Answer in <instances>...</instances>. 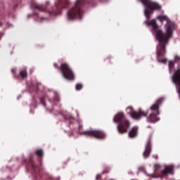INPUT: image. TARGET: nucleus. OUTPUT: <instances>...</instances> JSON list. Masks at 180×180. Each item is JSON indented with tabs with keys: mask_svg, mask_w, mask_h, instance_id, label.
<instances>
[{
	"mask_svg": "<svg viewBox=\"0 0 180 180\" xmlns=\"http://www.w3.org/2000/svg\"><path fill=\"white\" fill-rule=\"evenodd\" d=\"M83 88L82 84H76V90L81 91V89Z\"/></svg>",
	"mask_w": 180,
	"mask_h": 180,
	"instance_id": "17",
	"label": "nucleus"
},
{
	"mask_svg": "<svg viewBox=\"0 0 180 180\" xmlns=\"http://www.w3.org/2000/svg\"><path fill=\"white\" fill-rule=\"evenodd\" d=\"M24 162L26 163L28 171H30L32 175L37 178V175H39V166L36 165L33 161V154L30 155L28 160H24Z\"/></svg>",
	"mask_w": 180,
	"mask_h": 180,
	"instance_id": "7",
	"label": "nucleus"
},
{
	"mask_svg": "<svg viewBox=\"0 0 180 180\" xmlns=\"http://www.w3.org/2000/svg\"><path fill=\"white\" fill-rule=\"evenodd\" d=\"M127 112L128 115H130L132 119H134V120H140V119L146 117V116L148 115V111H144L142 109H139V112H136L131 106L127 108Z\"/></svg>",
	"mask_w": 180,
	"mask_h": 180,
	"instance_id": "8",
	"label": "nucleus"
},
{
	"mask_svg": "<svg viewBox=\"0 0 180 180\" xmlns=\"http://www.w3.org/2000/svg\"><path fill=\"white\" fill-rule=\"evenodd\" d=\"M162 102H164V98H160L157 100L155 104L151 105L150 109L152 110V112L147 117V122H149V123H155V122L160 120L158 115H160V106L162 105Z\"/></svg>",
	"mask_w": 180,
	"mask_h": 180,
	"instance_id": "3",
	"label": "nucleus"
},
{
	"mask_svg": "<svg viewBox=\"0 0 180 180\" xmlns=\"http://www.w3.org/2000/svg\"><path fill=\"white\" fill-rule=\"evenodd\" d=\"M110 172V167H107L103 170L101 175H103V174H109Z\"/></svg>",
	"mask_w": 180,
	"mask_h": 180,
	"instance_id": "16",
	"label": "nucleus"
},
{
	"mask_svg": "<svg viewBox=\"0 0 180 180\" xmlns=\"http://www.w3.org/2000/svg\"><path fill=\"white\" fill-rule=\"evenodd\" d=\"M110 180H115V179H110Z\"/></svg>",
	"mask_w": 180,
	"mask_h": 180,
	"instance_id": "25",
	"label": "nucleus"
},
{
	"mask_svg": "<svg viewBox=\"0 0 180 180\" xmlns=\"http://www.w3.org/2000/svg\"><path fill=\"white\" fill-rule=\"evenodd\" d=\"M20 75L21 78H26V77H27V72L26 71V70H21L20 72Z\"/></svg>",
	"mask_w": 180,
	"mask_h": 180,
	"instance_id": "15",
	"label": "nucleus"
},
{
	"mask_svg": "<svg viewBox=\"0 0 180 180\" xmlns=\"http://www.w3.org/2000/svg\"><path fill=\"white\" fill-rule=\"evenodd\" d=\"M11 72L14 75L15 78H16V76L15 75L16 70L15 69H13V70H11Z\"/></svg>",
	"mask_w": 180,
	"mask_h": 180,
	"instance_id": "20",
	"label": "nucleus"
},
{
	"mask_svg": "<svg viewBox=\"0 0 180 180\" xmlns=\"http://www.w3.org/2000/svg\"><path fill=\"white\" fill-rule=\"evenodd\" d=\"M175 62L176 63H179L180 62V57L178 56H176L174 58Z\"/></svg>",
	"mask_w": 180,
	"mask_h": 180,
	"instance_id": "19",
	"label": "nucleus"
},
{
	"mask_svg": "<svg viewBox=\"0 0 180 180\" xmlns=\"http://www.w3.org/2000/svg\"><path fill=\"white\" fill-rule=\"evenodd\" d=\"M139 134V128L137 127H134L129 131L128 136L130 139H136Z\"/></svg>",
	"mask_w": 180,
	"mask_h": 180,
	"instance_id": "11",
	"label": "nucleus"
},
{
	"mask_svg": "<svg viewBox=\"0 0 180 180\" xmlns=\"http://www.w3.org/2000/svg\"><path fill=\"white\" fill-rule=\"evenodd\" d=\"M114 123H119L117 126L118 132L120 134L127 133V129L130 127V122L126 120L123 112H118L113 119Z\"/></svg>",
	"mask_w": 180,
	"mask_h": 180,
	"instance_id": "2",
	"label": "nucleus"
},
{
	"mask_svg": "<svg viewBox=\"0 0 180 180\" xmlns=\"http://www.w3.org/2000/svg\"><path fill=\"white\" fill-rule=\"evenodd\" d=\"M175 67V63H174V61L170 60L169 62V71H174V68Z\"/></svg>",
	"mask_w": 180,
	"mask_h": 180,
	"instance_id": "14",
	"label": "nucleus"
},
{
	"mask_svg": "<svg viewBox=\"0 0 180 180\" xmlns=\"http://www.w3.org/2000/svg\"><path fill=\"white\" fill-rule=\"evenodd\" d=\"M41 103L44 106L46 107V102H44V97H42L41 99Z\"/></svg>",
	"mask_w": 180,
	"mask_h": 180,
	"instance_id": "18",
	"label": "nucleus"
},
{
	"mask_svg": "<svg viewBox=\"0 0 180 180\" xmlns=\"http://www.w3.org/2000/svg\"><path fill=\"white\" fill-rule=\"evenodd\" d=\"M82 1L81 0H77L75 6L68 11V19L70 20H74V19H82Z\"/></svg>",
	"mask_w": 180,
	"mask_h": 180,
	"instance_id": "4",
	"label": "nucleus"
},
{
	"mask_svg": "<svg viewBox=\"0 0 180 180\" xmlns=\"http://www.w3.org/2000/svg\"><path fill=\"white\" fill-rule=\"evenodd\" d=\"M101 174H98L96 176V180H100L101 179Z\"/></svg>",
	"mask_w": 180,
	"mask_h": 180,
	"instance_id": "21",
	"label": "nucleus"
},
{
	"mask_svg": "<svg viewBox=\"0 0 180 180\" xmlns=\"http://www.w3.org/2000/svg\"><path fill=\"white\" fill-rule=\"evenodd\" d=\"M83 126L81 124V122H79V133L80 136H86L87 137H94L95 139H98V140H102L105 139V133L102 131L99 130H88L81 131Z\"/></svg>",
	"mask_w": 180,
	"mask_h": 180,
	"instance_id": "6",
	"label": "nucleus"
},
{
	"mask_svg": "<svg viewBox=\"0 0 180 180\" xmlns=\"http://www.w3.org/2000/svg\"><path fill=\"white\" fill-rule=\"evenodd\" d=\"M34 15H35L36 16H37V15H39L37 13H34Z\"/></svg>",
	"mask_w": 180,
	"mask_h": 180,
	"instance_id": "22",
	"label": "nucleus"
},
{
	"mask_svg": "<svg viewBox=\"0 0 180 180\" xmlns=\"http://www.w3.org/2000/svg\"><path fill=\"white\" fill-rule=\"evenodd\" d=\"M0 26H2V23L0 22Z\"/></svg>",
	"mask_w": 180,
	"mask_h": 180,
	"instance_id": "24",
	"label": "nucleus"
},
{
	"mask_svg": "<svg viewBox=\"0 0 180 180\" xmlns=\"http://www.w3.org/2000/svg\"><path fill=\"white\" fill-rule=\"evenodd\" d=\"M150 154H151V141H148L145 150L143 153L144 158H148L150 157Z\"/></svg>",
	"mask_w": 180,
	"mask_h": 180,
	"instance_id": "10",
	"label": "nucleus"
},
{
	"mask_svg": "<svg viewBox=\"0 0 180 180\" xmlns=\"http://www.w3.org/2000/svg\"><path fill=\"white\" fill-rule=\"evenodd\" d=\"M167 44H165V48H163L162 49V51L160 53L158 52V49L160 47V41H159L158 45L157 46L156 53H157V57H158V61L159 63H162L163 64H165V63H167V59L160 60V57H164V56H165V54L167 53V49H166Z\"/></svg>",
	"mask_w": 180,
	"mask_h": 180,
	"instance_id": "9",
	"label": "nucleus"
},
{
	"mask_svg": "<svg viewBox=\"0 0 180 180\" xmlns=\"http://www.w3.org/2000/svg\"><path fill=\"white\" fill-rule=\"evenodd\" d=\"M174 172V167L172 166H166L165 169L161 172L162 176H167L168 174H172Z\"/></svg>",
	"mask_w": 180,
	"mask_h": 180,
	"instance_id": "12",
	"label": "nucleus"
},
{
	"mask_svg": "<svg viewBox=\"0 0 180 180\" xmlns=\"http://www.w3.org/2000/svg\"><path fill=\"white\" fill-rule=\"evenodd\" d=\"M155 172L157 171V165H155Z\"/></svg>",
	"mask_w": 180,
	"mask_h": 180,
	"instance_id": "23",
	"label": "nucleus"
},
{
	"mask_svg": "<svg viewBox=\"0 0 180 180\" xmlns=\"http://www.w3.org/2000/svg\"><path fill=\"white\" fill-rule=\"evenodd\" d=\"M68 5H70V1L68 0H58V2L56 3V6L49 11H47L46 6L39 4L36 2H32L31 4V8L37 9L40 12H46L50 16H57L61 15L62 9L68 8Z\"/></svg>",
	"mask_w": 180,
	"mask_h": 180,
	"instance_id": "1",
	"label": "nucleus"
},
{
	"mask_svg": "<svg viewBox=\"0 0 180 180\" xmlns=\"http://www.w3.org/2000/svg\"><path fill=\"white\" fill-rule=\"evenodd\" d=\"M53 65L55 68H58V70L61 72L63 77H64L65 79H68L69 81L74 79V72H72V70L70 68V66L66 63H62L60 67H58L57 63H54Z\"/></svg>",
	"mask_w": 180,
	"mask_h": 180,
	"instance_id": "5",
	"label": "nucleus"
},
{
	"mask_svg": "<svg viewBox=\"0 0 180 180\" xmlns=\"http://www.w3.org/2000/svg\"><path fill=\"white\" fill-rule=\"evenodd\" d=\"M35 154L36 155H37V157H39V160H40V158H41L43 157V150L41 149H38L35 151Z\"/></svg>",
	"mask_w": 180,
	"mask_h": 180,
	"instance_id": "13",
	"label": "nucleus"
}]
</instances>
